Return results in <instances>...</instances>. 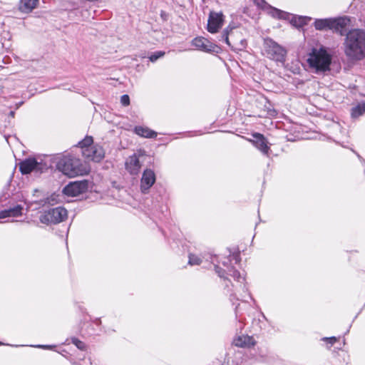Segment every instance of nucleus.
Instances as JSON below:
<instances>
[{"mask_svg":"<svg viewBox=\"0 0 365 365\" xmlns=\"http://www.w3.org/2000/svg\"><path fill=\"white\" fill-rule=\"evenodd\" d=\"M344 53L351 60L360 61L365 57V31L354 29L346 34Z\"/></svg>","mask_w":365,"mask_h":365,"instance_id":"f257e3e1","label":"nucleus"},{"mask_svg":"<svg viewBox=\"0 0 365 365\" xmlns=\"http://www.w3.org/2000/svg\"><path fill=\"white\" fill-rule=\"evenodd\" d=\"M331 61V57L324 48L313 49L307 59L310 68H314L317 73L329 71Z\"/></svg>","mask_w":365,"mask_h":365,"instance_id":"f03ea898","label":"nucleus"},{"mask_svg":"<svg viewBox=\"0 0 365 365\" xmlns=\"http://www.w3.org/2000/svg\"><path fill=\"white\" fill-rule=\"evenodd\" d=\"M58 166L61 172L69 178L83 175L88 172L86 166L76 158H65L58 163Z\"/></svg>","mask_w":365,"mask_h":365,"instance_id":"7ed1b4c3","label":"nucleus"},{"mask_svg":"<svg viewBox=\"0 0 365 365\" xmlns=\"http://www.w3.org/2000/svg\"><path fill=\"white\" fill-rule=\"evenodd\" d=\"M350 19L346 17H339L336 19H316L314 25L317 30L327 31L334 30L340 32L343 35L342 30L349 25Z\"/></svg>","mask_w":365,"mask_h":365,"instance_id":"20e7f679","label":"nucleus"},{"mask_svg":"<svg viewBox=\"0 0 365 365\" xmlns=\"http://www.w3.org/2000/svg\"><path fill=\"white\" fill-rule=\"evenodd\" d=\"M263 50L264 55L272 60L279 62L285 61L287 51L270 38L264 39Z\"/></svg>","mask_w":365,"mask_h":365,"instance_id":"39448f33","label":"nucleus"},{"mask_svg":"<svg viewBox=\"0 0 365 365\" xmlns=\"http://www.w3.org/2000/svg\"><path fill=\"white\" fill-rule=\"evenodd\" d=\"M67 210L63 207H57L44 211L39 217L41 223L47 225L58 224L67 218Z\"/></svg>","mask_w":365,"mask_h":365,"instance_id":"423d86ee","label":"nucleus"},{"mask_svg":"<svg viewBox=\"0 0 365 365\" xmlns=\"http://www.w3.org/2000/svg\"><path fill=\"white\" fill-rule=\"evenodd\" d=\"M88 182L87 180L74 181L68 183L63 190L67 196L76 197L87 191Z\"/></svg>","mask_w":365,"mask_h":365,"instance_id":"0eeeda50","label":"nucleus"},{"mask_svg":"<svg viewBox=\"0 0 365 365\" xmlns=\"http://www.w3.org/2000/svg\"><path fill=\"white\" fill-rule=\"evenodd\" d=\"M224 23V15L222 12L210 11L207 21V31L215 34L222 28Z\"/></svg>","mask_w":365,"mask_h":365,"instance_id":"6e6552de","label":"nucleus"},{"mask_svg":"<svg viewBox=\"0 0 365 365\" xmlns=\"http://www.w3.org/2000/svg\"><path fill=\"white\" fill-rule=\"evenodd\" d=\"M156 180L155 173L151 169H145L140 180V190L143 193H148Z\"/></svg>","mask_w":365,"mask_h":365,"instance_id":"1a4fd4ad","label":"nucleus"},{"mask_svg":"<svg viewBox=\"0 0 365 365\" xmlns=\"http://www.w3.org/2000/svg\"><path fill=\"white\" fill-rule=\"evenodd\" d=\"M192 45L202 51L218 52L219 47L203 37H197L192 41Z\"/></svg>","mask_w":365,"mask_h":365,"instance_id":"9d476101","label":"nucleus"},{"mask_svg":"<svg viewBox=\"0 0 365 365\" xmlns=\"http://www.w3.org/2000/svg\"><path fill=\"white\" fill-rule=\"evenodd\" d=\"M83 155L91 160L99 162L104 158V150L102 147L93 145L82 150Z\"/></svg>","mask_w":365,"mask_h":365,"instance_id":"9b49d317","label":"nucleus"},{"mask_svg":"<svg viewBox=\"0 0 365 365\" xmlns=\"http://www.w3.org/2000/svg\"><path fill=\"white\" fill-rule=\"evenodd\" d=\"M253 139H248L255 147L260 150L263 154L268 155L269 147L267 145L268 141L265 137L259 133H254L252 134Z\"/></svg>","mask_w":365,"mask_h":365,"instance_id":"f8f14e48","label":"nucleus"},{"mask_svg":"<svg viewBox=\"0 0 365 365\" xmlns=\"http://www.w3.org/2000/svg\"><path fill=\"white\" fill-rule=\"evenodd\" d=\"M125 168L130 175H136L139 173L141 164L136 154L130 156L125 162Z\"/></svg>","mask_w":365,"mask_h":365,"instance_id":"ddd939ff","label":"nucleus"},{"mask_svg":"<svg viewBox=\"0 0 365 365\" xmlns=\"http://www.w3.org/2000/svg\"><path fill=\"white\" fill-rule=\"evenodd\" d=\"M39 163L34 158H29L20 163L19 169L22 174H29L38 170Z\"/></svg>","mask_w":365,"mask_h":365,"instance_id":"4468645a","label":"nucleus"},{"mask_svg":"<svg viewBox=\"0 0 365 365\" xmlns=\"http://www.w3.org/2000/svg\"><path fill=\"white\" fill-rule=\"evenodd\" d=\"M233 344L239 347H250L255 344V341L252 336L242 335L236 337L233 341Z\"/></svg>","mask_w":365,"mask_h":365,"instance_id":"2eb2a0df","label":"nucleus"},{"mask_svg":"<svg viewBox=\"0 0 365 365\" xmlns=\"http://www.w3.org/2000/svg\"><path fill=\"white\" fill-rule=\"evenodd\" d=\"M134 133L140 137L146 138H155L157 137V133L155 131L150 130L148 127L140 125L134 128Z\"/></svg>","mask_w":365,"mask_h":365,"instance_id":"dca6fc26","label":"nucleus"},{"mask_svg":"<svg viewBox=\"0 0 365 365\" xmlns=\"http://www.w3.org/2000/svg\"><path fill=\"white\" fill-rule=\"evenodd\" d=\"M38 0H21L19 2V10L24 13H29L35 9Z\"/></svg>","mask_w":365,"mask_h":365,"instance_id":"f3484780","label":"nucleus"},{"mask_svg":"<svg viewBox=\"0 0 365 365\" xmlns=\"http://www.w3.org/2000/svg\"><path fill=\"white\" fill-rule=\"evenodd\" d=\"M269 9V14L274 18L279 19H289L291 14L276 9L274 7H272L269 5L267 6Z\"/></svg>","mask_w":365,"mask_h":365,"instance_id":"a211bd4d","label":"nucleus"},{"mask_svg":"<svg viewBox=\"0 0 365 365\" xmlns=\"http://www.w3.org/2000/svg\"><path fill=\"white\" fill-rule=\"evenodd\" d=\"M291 24L296 27H302L304 25L307 24L308 21L311 20V18L307 16H290Z\"/></svg>","mask_w":365,"mask_h":365,"instance_id":"6ab92c4d","label":"nucleus"},{"mask_svg":"<svg viewBox=\"0 0 365 365\" xmlns=\"http://www.w3.org/2000/svg\"><path fill=\"white\" fill-rule=\"evenodd\" d=\"M247 46V41L245 38L240 39L239 41L232 40L230 48L235 51L244 50Z\"/></svg>","mask_w":365,"mask_h":365,"instance_id":"aec40b11","label":"nucleus"},{"mask_svg":"<svg viewBox=\"0 0 365 365\" xmlns=\"http://www.w3.org/2000/svg\"><path fill=\"white\" fill-rule=\"evenodd\" d=\"M365 113V104H359L351 109V116L353 118H357Z\"/></svg>","mask_w":365,"mask_h":365,"instance_id":"412c9836","label":"nucleus"},{"mask_svg":"<svg viewBox=\"0 0 365 365\" xmlns=\"http://www.w3.org/2000/svg\"><path fill=\"white\" fill-rule=\"evenodd\" d=\"M227 272L229 274L232 276L236 281L242 283L245 280V278L241 276L240 273L236 270L233 267H227Z\"/></svg>","mask_w":365,"mask_h":365,"instance_id":"4be33fe9","label":"nucleus"},{"mask_svg":"<svg viewBox=\"0 0 365 365\" xmlns=\"http://www.w3.org/2000/svg\"><path fill=\"white\" fill-rule=\"evenodd\" d=\"M93 138L91 136H86L83 140L78 143V145L83 150L85 148L92 147Z\"/></svg>","mask_w":365,"mask_h":365,"instance_id":"5701e85b","label":"nucleus"},{"mask_svg":"<svg viewBox=\"0 0 365 365\" xmlns=\"http://www.w3.org/2000/svg\"><path fill=\"white\" fill-rule=\"evenodd\" d=\"M230 35L232 36L233 33L231 32L230 34L228 30V28H227L222 31V34L220 36V38H219V41L226 43L230 47L232 42L230 41Z\"/></svg>","mask_w":365,"mask_h":365,"instance_id":"b1692460","label":"nucleus"},{"mask_svg":"<svg viewBox=\"0 0 365 365\" xmlns=\"http://www.w3.org/2000/svg\"><path fill=\"white\" fill-rule=\"evenodd\" d=\"M23 207L21 205H16L14 207L8 209L10 217H18L21 215Z\"/></svg>","mask_w":365,"mask_h":365,"instance_id":"393cba45","label":"nucleus"},{"mask_svg":"<svg viewBox=\"0 0 365 365\" xmlns=\"http://www.w3.org/2000/svg\"><path fill=\"white\" fill-rule=\"evenodd\" d=\"M215 272L218 274L219 277L221 278H223L225 289L228 288L229 284H231V282H230V280H229L228 279H227L224 277L225 271L217 265L215 266Z\"/></svg>","mask_w":365,"mask_h":365,"instance_id":"a878e982","label":"nucleus"},{"mask_svg":"<svg viewBox=\"0 0 365 365\" xmlns=\"http://www.w3.org/2000/svg\"><path fill=\"white\" fill-rule=\"evenodd\" d=\"M201 262H202V259L200 257L192 255V254L189 255L188 263L190 265H198L201 263Z\"/></svg>","mask_w":365,"mask_h":365,"instance_id":"bb28decb","label":"nucleus"},{"mask_svg":"<svg viewBox=\"0 0 365 365\" xmlns=\"http://www.w3.org/2000/svg\"><path fill=\"white\" fill-rule=\"evenodd\" d=\"M165 55L164 51H156L149 56V59L151 62L156 61L158 58L163 57Z\"/></svg>","mask_w":365,"mask_h":365,"instance_id":"cd10ccee","label":"nucleus"},{"mask_svg":"<svg viewBox=\"0 0 365 365\" xmlns=\"http://www.w3.org/2000/svg\"><path fill=\"white\" fill-rule=\"evenodd\" d=\"M72 343L74 344L79 349L83 350L86 347L85 344L76 338H72Z\"/></svg>","mask_w":365,"mask_h":365,"instance_id":"c85d7f7f","label":"nucleus"},{"mask_svg":"<svg viewBox=\"0 0 365 365\" xmlns=\"http://www.w3.org/2000/svg\"><path fill=\"white\" fill-rule=\"evenodd\" d=\"M120 103L123 106H127L130 104V97L127 94H124L120 97Z\"/></svg>","mask_w":365,"mask_h":365,"instance_id":"c756f323","label":"nucleus"},{"mask_svg":"<svg viewBox=\"0 0 365 365\" xmlns=\"http://www.w3.org/2000/svg\"><path fill=\"white\" fill-rule=\"evenodd\" d=\"M254 3L262 9H265L268 6L267 3L264 0H253Z\"/></svg>","mask_w":365,"mask_h":365,"instance_id":"7c9ffc66","label":"nucleus"},{"mask_svg":"<svg viewBox=\"0 0 365 365\" xmlns=\"http://www.w3.org/2000/svg\"><path fill=\"white\" fill-rule=\"evenodd\" d=\"M230 258L232 260H235L236 263H238L240 262V254L239 253L232 254V255H230Z\"/></svg>","mask_w":365,"mask_h":365,"instance_id":"2f4dec72","label":"nucleus"},{"mask_svg":"<svg viewBox=\"0 0 365 365\" xmlns=\"http://www.w3.org/2000/svg\"><path fill=\"white\" fill-rule=\"evenodd\" d=\"M10 217V216H9V213L8 212V209L4 210L0 212V219H4L6 217Z\"/></svg>","mask_w":365,"mask_h":365,"instance_id":"473e14b6","label":"nucleus"},{"mask_svg":"<svg viewBox=\"0 0 365 365\" xmlns=\"http://www.w3.org/2000/svg\"><path fill=\"white\" fill-rule=\"evenodd\" d=\"M324 340L327 341L330 344H334L336 341V338L334 336L329 337V338H324Z\"/></svg>","mask_w":365,"mask_h":365,"instance_id":"72a5a7b5","label":"nucleus"},{"mask_svg":"<svg viewBox=\"0 0 365 365\" xmlns=\"http://www.w3.org/2000/svg\"><path fill=\"white\" fill-rule=\"evenodd\" d=\"M35 347H38V348H41V349H51L52 347H54L55 346H51V345H36V346H34Z\"/></svg>","mask_w":365,"mask_h":365,"instance_id":"f704fd0d","label":"nucleus"},{"mask_svg":"<svg viewBox=\"0 0 365 365\" xmlns=\"http://www.w3.org/2000/svg\"><path fill=\"white\" fill-rule=\"evenodd\" d=\"M232 259L229 257L225 261L222 262V264L225 267H227L229 262H230Z\"/></svg>","mask_w":365,"mask_h":365,"instance_id":"c9c22d12","label":"nucleus"},{"mask_svg":"<svg viewBox=\"0 0 365 365\" xmlns=\"http://www.w3.org/2000/svg\"><path fill=\"white\" fill-rule=\"evenodd\" d=\"M227 292H230V299L232 300V298L235 299V294L233 292H232V290H230V289H227Z\"/></svg>","mask_w":365,"mask_h":365,"instance_id":"e433bc0d","label":"nucleus"},{"mask_svg":"<svg viewBox=\"0 0 365 365\" xmlns=\"http://www.w3.org/2000/svg\"><path fill=\"white\" fill-rule=\"evenodd\" d=\"M240 287H242V289H243V290H247V287H246L245 284H244L243 286L240 285Z\"/></svg>","mask_w":365,"mask_h":365,"instance_id":"4c0bfd02","label":"nucleus"},{"mask_svg":"<svg viewBox=\"0 0 365 365\" xmlns=\"http://www.w3.org/2000/svg\"><path fill=\"white\" fill-rule=\"evenodd\" d=\"M101 322L99 319H96V324H98Z\"/></svg>","mask_w":365,"mask_h":365,"instance_id":"58836bf2","label":"nucleus"},{"mask_svg":"<svg viewBox=\"0 0 365 365\" xmlns=\"http://www.w3.org/2000/svg\"><path fill=\"white\" fill-rule=\"evenodd\" d=\"M10 115H12V116H14V111H11V112H10Z\"/></svg>","mask_w":365,"mask_h":365,"instance_id":"ea45409f","label":"nucleus"},{"mask_svg":"<svg viewBox=\"0 0 365 365\" xmlns=\"http://www.w3.org/2000/svg\"><path fill=\"white\" fill-rule=\"evenodd\" d=\"M164 14H165V13H164L163 11H162V12H161V16H162V17H165V15H164Z\"/></svg>","mask_w":365,"mask_h":365,"instance_id":"a19ab883","label":"nucleus"},{"mask_svg":"<svg viewBox=\"0 0 365 365\" xmlns=\"http://www.w3.org/2000/svg\"><path fill=\"white\" fill-rule=\"evenodd\" d=\"M164 14H165V13H164L163 11H162V12H161V16H162V17H165V15H164Z\"/></svg>","mask_w":365,"mask_h":365,"instance_id":"79ce46f5","label":"nucleus"},{"mask_svg":"<svg viewBox=\"0 0 365 365\" xmlns=\"http://www.w3.org/2000/svg\"><path fill=\"white\" fill-rule=\"evenodd\" d=\"M1 344H3V343L0 341V345H1Z\"/></svg>","mask_w":365,"mask_h":365,"instance_id":"37998d69","label":"nucleus"}]
</instances>
